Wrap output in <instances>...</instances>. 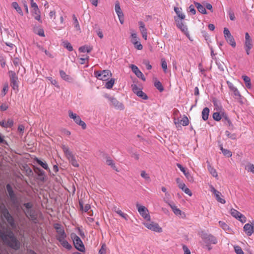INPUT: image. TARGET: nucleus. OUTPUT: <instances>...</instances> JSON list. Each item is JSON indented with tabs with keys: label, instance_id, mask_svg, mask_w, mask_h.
Listing matches in <instances>:
<instances>
[{
	"label": "nucleus",
	"instance_id": "1",
	"mask_svg": "<svg viewBox=\"0 0 254 254\" xmlns=\"http://www.w3.org/2000/svg\"><path fill=\"white\" fill-rule=\"evenodd\" d=\"M0 238L5 245L15 250H18L20 247V242L10 230L0 231Z\"/></svg>",
	"mask_w": 254,
	"mask_h": 254
},
{
	"label": "nucleus",
	"instance_id": "2",
	"mask_svg": "<svg viewBox=\"0 0 254 254\" xmlns=\"http://www.w3.org/2000/svg\"><path fill=\"white\" fill-rule=\"evenodd\" d=\"M23 206L25 209H24L23 207H21V208L26 217L33 222H35L37 219V214L36 211L33 209V204L31 202L24 203L23 204Z\"/></svg>",
	"mask_w": 254,
	"mask_h": 254
},
{
	"label": "nucleus",
	"instance_id": "3",
	"mask_svg": "<svg viewBox=\"0 0 254 254\" xmlns=\"http://www.w3.org/2000/svg\"><path fill=\"white\" fill-rule=\"evenodd\" d=\"M227 84L229 88L231 94L233 96L234 98H235L236 100L238 101L239 103L243 104L244 103V97L241 95L237 88L235 87L234 84L229 81H227Z\"/></svg>",
	"mask_w": 254,
	"mask_h": 254
},
{
	"label": "nucleus",
	"instance_id": "4",
	"mask_svg": "<svg viewBox=\"0 0 254 254\" xmlns=\"http://www.w3.org/2000/svg\"><path fill=\"white\" fill-rule=\"evenodd\" d=\"M1 213L3 217L6 220L7 223L10 225V226L13 228H15L16 227V225L14 222V218L9 213L6 207L4 205L1 208Z\"/></svg>",
	"mask_w": 254,
	"mask_h": 254
},
{
	"label": "nucleus",
	"instance_id": "5",
	"mask_svg": "<svg viewBox=\"0 0 254 254\" xmlns=\"http://www.w3.org/2000/svg\"><path fill=\"white\" fill-rule=\"evenodd\" d=\"M62 149L66 157L68 158L69 162L72 165V166L75 167H78L79 166V164L72 152L69 150V148L65 145H63Z\"/></svg>",
	"mask_w": 254,
	"mask_h": 254
},
{
	"label": "nucleus",
	"instance_id": "6",
	"mask_svg": "<svg viewBox=\"0 0 254 254\" xmlns=\"http://www.w3.org/2000/svg\"><path fill=\"white\" fill-rule=\"evenodd\" d=\"M7 191L8 192L10 201L12 204L16 207H19L18 199L14 192L13 191L11 186L9 184H7L6 186Z\"/></svg>",
	"mask_w": 254,
	"mask_h": 254
},
{
	"label": "nucleus",
	"instance_id": "7",
	"mask_svg": "<svg viewBox=\"0 0 254 254\" xmlns=\"http://www.w3.org/2000/svg\"><path fill=\"white\" fill-rule=\"evenodd\" d=\"M94 75L99 80L106 81L112 76V73L109 70H97L94 72Z\"/></svg>",
	"mask_w": 254,
	"mask_h": 254
},
{
	"label": "nucleus",
	"instance_id": "8",
	"mask_svg": "<svg viewBox=\"0 0 254 254\" xmlns=\"http://www.w3.org/2000/svg\"><path fill=\"white\" fill-rule=\"evenodd\" d=\"M71 237L73 240L75 248L80 252H84L85 247L80 238L75 234H71Z\"/></svg>",
	"mask_w": 254,
	"mask_h": 254
},
{
	"label": "nucleus",
	"instance_id": "9",
	"mask_svg": "<svg viewBox=\"0 0 254 254\" xmlns=\"http://www.w3.org/2000/svg\"><path fill=\"white\" fill-rule=\"evenodd\" d=\"M201 238L206 244H216L217 243V238L211 234L203 233L201 235Z\"/></svg>",
	"mask_w": 254,
	"mask_h": 254
},
{
	"label": "nucleus",
	"instance_id": "10",
	"mask_svg": "<svg viewBox=\"0 0 254 254\" xmlns=\"http://www.w3.org/2000/svg\"><path fill=\"white\" fill-rule=\"evenodd\" d=\"M224 35L227 42L229 43L233 47H236V42L233 36L231 35L230 31L227 28H224Z\"/></svg>",
	"mask_w": 254,
	"mask_h": 254
},
{
	"label": "nucleus",
	"instance_id": "11",
	"mask_svg": "<svg viewBox=\"0 0 254 254\" xmlns=\"http://www.w3.org/2000/svg\"><path fill=\"white\" fill-rule=\"evenodd\" d=\"M10 86L14 90H17L18 88V77L14 71H9Z\"/></svg>",
	"mask_w": 254,
	"mask_h": 254
},
{
	"label": "nucleus",
	"instance_id": "12",
	"mask_svg": "<svg viewBox=\"0 0 254 254\" xmlns=\"http://www.w3.org/2000/svg\"><path fill=\"white\" fill-rule=\"evenodd\" d=\"M144 225L146 228L152 231L159 233L162 231V228L159 227L157 223L148 221V222L144 223Z\"/></svg>",
	"mask_w": 254,
	"mask_h": 254
},
{
	"label": "nucleus",
	"instance_id": "13",
	"mask_svg": "<svg viewBox=\"0 0 254 254\" xmlns=\"http://www.w3.org/2000/svg\"><path fill=\"white\" fill-rule=\"evenodd\" d=\"M136 207L139 214L145 219L150 221V216L148 213V209L143 206H141L139 204H136Z\"/></svg>",
	"mask_w": 254,
	"mask_h": 254
},
{
	"label": "nucleus",
	"instance_id": "14",
	"mask_svg": "<svg viewBox=\"0 0 254 254\" xmlns=\"http://www.w3.org/2000/svg\"><path fill=\"white\" fill-rule=\"evenodd\" d=\"M105 97L109 100L112 105H113L115 108L120 110H123L124 109V105L118 101L116 98L113 97H110L108 94H106Z\"/></svg>",
	"mask_w": 254,
	"mask_h": 254
},
{
	"label": "nucleus",
	"instance_id": "15",
	"mask_svg": "<svg viewBox=\"0 0 254 254\" xmlns=\"http://www.w3.org/2000/svg\"><path fill=\"white\" fill-rule=\"evenodd\" d=\"M230 213L232 216L238 219L242 223H245L246 222V217L237 210L232 208L230 210Z\"/></svg>",
	"mask_w": 254,
	"mask_h": 254
},
{
	"label": "nucleus",
	"instance_id": "16",
	"mask_svg": "<svg viewBox=\"0 0 254 254\" xmlns=\"http://www.w3.org/2000/svg\"><path fill=\"white\" fill-rule=\"evenodd\" d=\"M115 10L118 16L120 22L121 24H123L124 21V13L121 8L120 2L118 1L116 2Z\"/></svg>",
	"mask_w": 254,
	"mask_h": 254
},
{
	"label": "nucleus",
	"instance_id": "17",
	"mask_svg": "<svg viewBox=\"0 0 254 254\" xmlns=\"http://www.w3.org/2000/svg\"><path fill=\"white\" fill-rule=\"evenodd\" d=\"M244 230L248 236H251L254 231V221L251 224H246L244 226Z\"/></svg>",
	"mask_w": 254,
	"mask_h": 254
},
{
	"label": "nucleus",
	"instance_id": "18",
	"mask_svg": "<svg viewBox=\"0 0 254 254\" xmlns=\"http://www.w3.org/2000/svg\"><path fill=\"white\" fill-rule=\"evenodd\" d=\"M35 8H33L32 10V16L34 17V18L38 20L40 23L42 22V20L41 19V15H40V11L38 8L37 4H33Z\"/></svg>",
	"mask_w": 254,
	"mask_h": 254
},
{
	"label": "nucleus",
	"instance_id": "19",
	"mask_svg": "<svg viewBox=\"0 0 254 254\" xmlns=\"http://www.w3.org/2000/svg\"><path fill=\"white\" fill-rule=\"evenodd\" d=\"M130 67L131 68L132 72L134 73V74L136 75V76L137 77L141 78L143 81L145 80V78L144 75L139 70L138 68L136 65H135L134 64H131L130 65Z\"/></svg>",
	"mask_w": 254,
	"mask_h": 254
},
{
	"label": "nucleus",
	"instance_id": "20",
	"mask_svg": "<svg viewBox=\"0 0 254 254\" xmlns=\"http://www.w3.org/2000/svg\"><path fill=\"white\" fill-rule=\"evenodd\" d=\"M222 121L224 122V124H225L226 125L228 126L229 129H233L234 126H233L232 122L230 120L229 118H228L227 115L225 113L222 112Z\"/></svg>",
	"mask_w": 254,
	"mask_h": 254
},
{
	"label": "nucleus",
	"instance_id": "21",
	"mask_svg": "<svg viewBox=\"0 0 254 254\" xmlns=\"http://www.w3.org/2000/svg\"><path fill=\"white\" fill-rule=\"evenodd\" d=\"M211 191L213 192V193H214V195L215 196V198H216V200L218 202H219L220 203H221L222 204L225 203L226 201L225 200V199L222 198L220 197V196L221 195V193L220 192H219V191H218L216 190H215L214 189V188H213V187L212 188Z\"/></svg>",
	"mask_w": 254,
	"mask_h": 254
},
{
	"label": "nucleus",
	"instance_id": "22",
	"mask_svg": "<svg viewBox=\"0 0 254 254\" xmlns=\"http://www.w3.org/2000/svg\"><path fill=\"white\" fill-rule=\"evenodd\" d=\"M175 20L176 22V25L182 31L186 32L188 31V28L186 25H184L181 19H179L175 17Z\"/></svg>",
	"mask_w": 254,
	"mask_h": 254
},
{
	"label": "nucleus",
	"instance_id": "23",
	"mask_svg": "<svg viewBox=\"0 0 254 254\" xmlns=\"http://www.w3.org/2000/svg\"><path fill=\"white\" fill-rule=\"evenodd\" d=\"M173 211L176 215H180L181 217L183 218L185 216L184 212H183L180 209H178L174 204H169Z\"/></svg>",
	"mask_w": 254,
	"mask_h": 254
},
{
	"label": "nucleus",
	"instance_id": "24",
	"mask_svg": "<svg viewBox=\"0 0 254 254\" xmlns=\"http://www.w3.org/2000/svg\"><path fill=\"white\" fill-rule=\"evenodd\" d=\"M194 3L195 4V6L197 8L198 11L200 13L203 14H207V11L206 10L205 7L204 5H202L200 3L197 2H194Z\"/></svg>",
	"mask_w": 254,
	"mask_h": 254
},
{
	"label": "nucleus",
	"instance_id": "25",
	"mask_svg": "<svg viewBox=\"0 0 254 254\" xmlns=\"http://www.w3.org/2000/svg\"><path fill=\"white\" fill-rule=\"evenodd\" d=\"M60 74L61 78L64 80L69 82L72 81V78L69 75H67L64 70H60Z\"/></svg>",
	"mask_w": 254,
	"mask_h": 254
},
{
	"label": "nucleus",
	"instance_id": "26",
	"mask_svg": "<svg viewBox=\"0 0 254 254\" xmlns=\"http://www.w3.org/2000/svg\"><path fill=\"white\" fill-rule=\"evenodd\" d=\"M34 170L39 177V179L41 181H43L44 179V176H45V172L40 168L36 167H34Z\"/></svg>",
	"mask_w": 254,
	"mask_h": 254
},
{
	"label": "nucleus",
	"instance_id": "27",
	"mask_svg": "<svg viewBox=\"0 0 254 254\" xmlns=\"http://www.w3.org/2000/svg\"><path fill=\"white\" fill-rule=\"evenodd\" d=\"M206 163L207 164V169L209 173L213 176V177L217 178L218 177V175L216 170L211 166L210 163L208 161H206Z\"/></svg>",
	"mask_w": 254,
	"mask_h": 254
},
{
	"label": "nucleus",
	"instance_id": "28",
	"mask_svg": "<svg viewBox=\"0 0 254 254\" xmlns=\"http://www.w3.org/2000/svg\"><path fill=\"white\" fill-rule=\"evenodd\" d=\"M0 125L3 127H11L13 125V121L12 119H9L7 122L2 121Z\"/></svg>",
	"mask_w": 254,
	"mask_h": 254
},
{
	"label": "nucleus",
	"instance_id": "29",
	"mask_svg": "<svg viewBox=\"0 0 254 254\" xmlns=\"http://www.w3.org/2000/svg\"><path fill=\"white\" fill-rule=\"evenodd\" d=\"M57 232L58 233V235L56 236V238L58 241L65 239L66 237L65 233L63 229H60V230H57Z\"/></svg>",
	"mask_w": 254,
	"mask_h": 254
},
{
	"label": "nucleus",
	"instance_id": "30",
	"mask_svg": "<svg viewBox=\"0 0 254 254\" xmlns=\"http://www.w3.org/2000/svg\"><path fill=\"white\" fill-rule=\"evenodd\" d=\"M209 114V109L207 107L204 108L202 111V118L204 121H206L208 119Z\"/></svg>",
	"mask_w": 254,
	"mask_h": 254
},
{
	"label": "nucleus",
	"instance_id": "31",
	"mask_svg": "<svg viewBox=\"0 0 254 254\" xmlns=\"http://www.w3.org/2000/svg\"><path fill=\"white\" fill-rule=\"evenodd\" d=\"M75 123H76L79 126H80L82 129H85L86 128V124L81 120L80 117L78 116L77 118H76L74 121Z\"/></svg>",
	"mask_w": 254,
	"mask_h": 254
},
{
	"label": "nucleus",
	"instance_id": "32",
	"mask_svg": "<svg viewBox=\"0 0 254 254\" xmlns=\"http://www.w3.org/2000/svg\"><path fill=\"white\" fill-rule=\"evenodd\" d=\"M59 241L60 242L62 246L65 249L68 250H70L71 249V246L68 243L66 240H65V239L60 240Z\"/></svg>",
	"mask_w": 254,
	"mask_h": 254
},
{
	"label": "nucleus",
	"instance_id": "33",
	"mask_svg": "<svg viewBox=\"0 0 254 254\" xmlns=\"http://www.w3.org/2000/svg\"><path fill=\"white\" fill-rule=\"evenodd\" d=\"M33 31L35 34H36L40 36H42V37L45 36L44 30L42 28H41L40 27H34L33 28Z\"/></svg>",
	"mask_w": 254,
	"mask_h": 254
},
{
	"label": "nucleus",
	"instance_id": "34",
	"mask_svg": "<svg viewBox=\"0 0 254 254\" xmlns=\"http://www.w3.org/2000/svg\"><path fill=\"white\" fill-rule=\"evenodd\" d=\"M174 11L176 13V14L178 15V18L179 19H184L185 18V15L182 13L181 10H180V8L177 7H174Z\"/></svg>",
	"mask_w": 254,
	"mask_h": 254
},
{
	"label": "nucleus",
	"instance_id": "35",
	"mask_svg": "<svg viewBox=\"0 0 254 254\" xmlns=\"http://www.w3.org/2000/svg\"><path fill=\"white\" fill-rule=\"evenodd\" d=\"M242 78L245 82L246 86L247 88L250 89L252 87L250 78L246 75L242 76Z\"/></svg>",
	"mask_w": 254,
	"mask_h": 254
},
{
	"label": "nucleus",
	"instance_id": "36",
	"mask_svg": "<svg viewBox=\"0 0 254 254\" xmlns=\"http://www.w3.org/2000/svg\"><path fill=\"white\" fill-rule=\"evenodd\" d=\"M11 4L12 6L16 10V11L19 14H20L21 15H23L22 10L17 2H13Z\"/></svg>",
	"mask_w": 254,
	"mask_h": 254
},
{
	"label": "nucleus",
	"instance_id": "37",
	"mask_svg": "<svg viewBox=\"0 0 254 254\" xmlns=\"http://www.w3.org/2000/svg\"><path fill=\"white\" fill-rule=\"evenodd\" d=\"M92 50V47H88L87 46H83L80 47L79 48V51L80 52H82V53H85L86 52L89 53L91 52Z\"/></svg>",
	"mask_w": 254,
	"mask_h": 254
},
{
	"label": "nucleus",
	"instance_id": "38",
	"mask_svg": "<svg viewBox=\"0 0 254 254\" xmlns=\"http://www.w3.org/2000/svg\"><path fill=\"white\" fill-rule=\"evenodd\" d=\"M36 161L37 163L41 166L44 169L50 171L46 162H43L38 158H36Z\"/></svg>",
	"mask_w": 254,
	"mask_h": 254
},
{
	"label": "nucleus",
	"instance_id": "39",
	"mask_svg": "<svg viewBox=\"0 0 254 254\" xmlns=\"http://www.w3.org/2000/svg\"><path fill=\"white\" fill-rule=\"evenodd\" d=\"M72 18H73V24H74V27L75 28L76 30L80 31V26H79L78 20L74 14H73V15H72Z\"/></svg>",
	"mask_w": 254,
	"mask_h": 254
},
{
	"label": "nucleus",
	"instance_id": "40",
	"mask_svg": "<svg viewBox=\"0 0 254 254\" xmlns=\"http://www.w3.org/2000/svg\"><path fill=\"white\" fill-rule=\"evenodd\" d=\"M222 112H215L213 114V118L216 121H219L222 118Z\"/></svg>",
	"mask_w": 254,
	"mask_h": 254
},
{
	"label": "nucleus",
	"instance_id": "41",
	"mask_svg": "<svg viewBox=\"0 0 254 254\" xmlns=\"http://www.w3.org/2000/svg\"><path fill=\"white\" fill-rule=\"evenodd\" d=\"M114 210L117 214H118L122 217L124 218L126 220L127 219V214L124 213L120 209L117 208L116 207H114Z\"/></svg>",
	"mask_w": 254,
	"mask_h": 254
},
{
	"label": "nucleus",
	"instance_id": "42",
	"mask_svg": "<svg viewBox=\"0 0 254 254\" xmlns=\"http://www.w3.org/2000/svg\"><path fill=\"white\" fill-rule=\"evenodd\" d=\"M63 46L66 48L69 51H73V48L71 44L67 41H64L63 42Z\"/></svg>",
	"mask_w": 254,
	"mask_h": 254
},
{
	"label": "nucleus",
	"instance_id": "43",
	"mask_svg": "<svg viewBox=\"0 0 254 254\" xmlns=\"http://www.w3.org/2000/svg\"><path fill=\"white\" fill-rule=\"evenodd\" d=\"M138 24L139 25V29L141 34L147 33V29L145 27V24L142 21H139Z\"/></svg>",
	"mask_w": 254,
	"mask_h": 254
},
{
	"label": "nucleus",
	"instance_id": "44",
	"mask_svg": "<svg viewBox=\"0 0 254 254\" xmlns=\"http://www.w3.org/2000/svg\"><path fill=\"white\" fill-rule=\"evenodd\" d=\"M136 95L143 100H147L148 98L147 95L142 90L140 91L139 92H137Z\"/></svg>",
	"mask_w": 254,
	"mask_h": 254
},
{
	"label": "nucleus",
	"instance_id": "45",
	"mask_svg": "<svg viewBox=\"0 0 254 254\" xmlns=\"http://www.w3.org/2000/svg\"><path fill=\"white\" fill-rule=\"evenodd\" d=\"M154 86L160 92H162L164 90L162 83L159 81L155 82Z\"/></svg>",
	"mask_w": 254,
	"mask_h": 254
},
{
	"label": "nucleus",
	"instance_id": "46",
	"mask_svg": "<svg viewBox=\"0 0 254 254\" xmlns=\"http://www.w3.org/2000/svg\"><path fill=\"white\" fill-rule=\"evenodd\" d=\"M115 83V79L113 78L111 79L110 80L108 81L105 85V87L107 89H111Z\"/></svg>",
	"mask_w": 254,
	"mask_h": 254
},
{
	"label": "nucleus",
	"instance_id": "47",
	"mask_svg": "<svg viewBox=\"0 0 254 254\" xmlns=\"http://www.w3.org/2000/svg\"><path fill=\"white\" fill-rule=\"evenodd\" d=\"M219 224L220 226L225 231H229L230 228L228 225H227L224 222L220 221H219Z\"/></svg>",
	"mask_w": 254,
	"mask_h": 254
},
{
	"label": "nucleus",
	"instance_id": "48",
	"mask_svg": "<svg viewBox=\"0 0 254 254\" xmlns=\"http://www.w3.org/2000/svg\"><path fill=\"white\" fill-rule=\"evenodd\" d=\"M225 134L227 135V136L231 138V139H236L237 138V135L235 133H231L229 131H225Z\"/></svg>",
	"mask_w": 254,
	"mask_h": 254
},
{
	"label": "nucleus",
	"instance_id": "49",
	"mask_svg": "<svg viewBox=\"0 0 254 254\" xmlns=\"http://www.w3.org/2000/svg\"><path fill=\"white\" fill-rule=\"evenodd\" d=\"M189 121L188 118L186 116H184L183 119L180 121V124L184 126H186L189 125Z\"/></svg>",
	"mask_w": 254,
	"mask_h": 254
},
{
	"label": "nucleus",
	"instance_id": "50",
	"mask_svg": "<svg viewBox=\"0 0 254 254\" xmlns=\"http://www.w3.org/2000/svg\"><path fill=\"white\" fill-rule=\"evenodd\" d=\"M161 66L164 72H166L167 69V64L164 59H161Z\"/></svg>",
	"mask_w": 254,
	"mask_h": 254
},
{
	"label": "nucleus",
	"instance_id": "51",
	"mask_svg": "<svg viewBox=\"0 0 254 254\" xmlns=\"http://www.w3.org/2000/svg\"><path fill=\"white\" fill-rule=\"evenodd\" d=\"M140 176L142 178L145 179L146 180H149L150 177L148 174L146 173L145 171H141Z\"/></svg>",
	"mask_w": 254,
	"mask_h": 254
},
{
	"label": "nucleus",
	"instance_id": "52",
	"mask_svg": "<svg viewBox=\"0 0 254 254\" xmlns=\"http://www.w3.org/2000/svg\"><path fill=\"white\" fill-rule=\"evenodd\" d=\"M246 169L249 172H251L254 174V165L252 164H249L246 167Z\"/></svg>",
	"mask_w": 254,
	"mask_h": 254
},
{
	"label": "nucleus",
	"instance_id": "53",
	"mask_svg": "<svg viewBox=\"0 0 254 254\" xmlns=\"http://www.w3.org/2000/svg\"><path fill=\"white\" fill-rule=\"evenodd\" d=\"M246 169L249 172H251L254 174V165L252 164H249L246 167Z\"/></svg>",
	"mask_w": 254,
	"mask_h": 254
},
{
	"label": "nucleus",
	"instance_id": "54",
	"mask_svg": "<svg viewBox=\"0 0 254 254\" xmlns=\"http://www.w3.org/2000/svg\"><path fill=\"white\" fill-rule=\"evenodd\" d=\"M246 169L249 172H251L254 174V165L252 164H249L246 167Z\"/></svg>",
	"mask_w": 254,
	"mask_h": 254
},
{
	"label": "nucleus",
	"instance_id": "55",
	"mask_svg": "<svg viewBox=\"0 0 254 254\" xmlns=\"http://www.w3.org/2000/svg\"><path fill=\"white\" fill-rule=\"evenodd\" d=\"M131 87L133 92L136 95L137 92L141 90L136 84H132Z\"/></svg>",
	"mask_w": 254,
	"mask_h": 254
},
{
	"label": "nucleus",
	"instance_id": "56",
	"mask_svg": "<svg viewBox=\"0 0 254 254\" xmlns=\"http://www.w3.org/2000/svg\"><path fill=\"white\" fill-rule=\"evenodd\" d=\"M234 250L237 254H244L242 249L238 246H234Z\"/></svg>",
	"mask_w": 254,
	"mask_h": 254
},
{
	"label": "nucleus",
	"instance_id": "57",
	"mask_svg": "<svg viewBox=\"0 0 254 254\" xmlns=\"http://www.w3.org/2000/svg\"><path fill=\"white\" fill-rule=\"evenodd\" d=\"M133 44L134 45L135 48L137 50H141L143 48L142 45L138 41L134 42V43H133Z\"/></svg>",
	"mask_w": 254,
	"mask_h": 254
},
{
	"label": "nucleus",
	"instance_id": "58",
	"mask_svg": "<svg viewBox=\"0 0 254 254\" xmlns=\"http://www.w3.org/2000/svg\"><path fill=\"white\" fill-rule=\"evenodd\" d=\"M252 47H253V45L252 43V40L245 41V48H247L248 49H251L252 48Z\"/></svg>",
	"mask_w": 254,
	"mask_h": 254
},
{
	"label": "nucleus",
	"instance_id": "59",
	"mask_svg": "<svg viewBox=\"0 0 254 254\" xmlns=\"http://www.w3.org/2000/svg\"><path fill=\"white\" fill-rule=\"evenodd\" d=\"M223 154L224 155L227 157H230L232 156V152L230 151V150L225 149L223 150L222 151Z\"/></svg>",
	"mask_w": 254,
	"mask_h": 254
},
{
	"label": "nucleus",
	"instance_id": "60",
	"mask_svg": "<svg viewBox=\"0 0 254 254\" xmlns=\"http://www.w3.org/2000/svg\"><path fill=\"white\" fill-rule=\"evenodd\" d=\"M48 78L49 80L50 81V82H51L52 84L55 85L56 87H58L59 88H60V86L59 85V84H58L57 81L56 80L53 79L51 77H49Z\"/></svg>",
	"mask_w": 254,
	"mask_h": 254
},
{
	"label": "nucleus",
	"instance_id": "61",
	"mask_svg": "<svg viewBox=\"0 0 254 254\" xmlns=\"http://www.w3.org/2000/svg\"><path fill=\"white\" fill-rule=\"evenodd\" d=\"M131 42H132V44L138 41V38L137 37V35L136 33H132L131 35Z\"/></svg>",
	"mask_w": 254,
	"mask_h": 254
},
{
	"label": "nucleus",
	"instance_id": "62",
	"mask_svg": "<svg viewBox=\"0 0 254 254\" xmlns=\"http://www.w3.org/2000/svg\"><path fill=\"white\" fill-rule=\"evenodd\" d=\"M68 116H69V118L71 119H72L73 120V121H74V120L76 118H77V117L78 116V115H77V114H76L75 113H73L71 111H68Z\"/></svg>",
	"mask_w": 254,
	"mask_h": 254
},
{
	"label": "nucleus",
	"instance_id": "63",
	"mask_svg": "<svg viewBox=\"0 0 254 254\" xmlns=\"http://www.w3.org/2000/svg\"><path fill=\"white\" fill-rule=\"evenodd\" d=\"M106 246L105 244H103L101 248L99 251V254H106Z\"/></svg>",
	"mask_w": 254,
	"mask_h": 254
},
{
	"label": "nucleus",
	"instance_id": "64",
	"mask_svg": "<svg viewBox=\"0 0 254 254\" xmlns=\"http://www.w3.org/2000/svg\"><path fill=\"white\" fill-rule=\"evenodd\" d=\"M189 12L191 14L194 15L196 13V10L194 8V6L192 4H191L189 7Z\"/></svg>",
	"mask_w": 254,
	"mask_h": 254
}]
</instances>
